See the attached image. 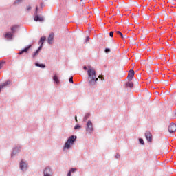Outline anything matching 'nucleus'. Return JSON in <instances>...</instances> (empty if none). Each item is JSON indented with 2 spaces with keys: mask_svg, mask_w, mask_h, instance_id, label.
<instances>
[{
  "mask_svg": "<svg viewBox=\"0 0 176 176\" xmlns=\"http://www.w3.org/2000/svg\"><path fill=\"white\" fill-rule=\"evenodd\" d=\"M134 75H135V72H134V69H131L128 73V80L129 82H131V80H133V78H134Z\"/></svg>",
  "mask_w": 176,
  "mask_h": 176,
  "instance_id": "9d476101",
  "label": "nucleus"
},
{
  "mask_svg": "<svg viewBox=\"0 0 176 176\" xmlns=\"http://www.w3.org/2000/svg\"><path fill=\"white\" fill-rule=\"evenodd\" d=\"M113 34H116L115 31L114 32L113 31L110 32H109V36L111 38H113Z\"/></svg>",
  "mask_w": 176,
  "mask_h": 176,
  "instance_id": "cd10ccee",
  "label": "nucleus"
},
{
  "mask_svg": "<svg viewBox=\"0 0 176 176\" xmlns=\"http://www.w3.org/2000/svg\"><path fill=\"white\" fill-rule=\"evenodd\" d=\"M169 133L173 134V133H175L176 131V124L174 122L170 123L169 126L168 127Z\"/></svg>",
  "mask_w": 176,
  "mask_h": 176,
  "instance_id": "1a4fd4ad",
  "label": "nucleus"
},
{
  "mask_svg": "<svg viewBox=\"0 0 176 176\" xmlns=\"http://www.w3.org/2000/svg\"><path fill=\"white\" fill-rule=\"evenodd\" d=\"M89 118H90V113H87L85 114V117L83 118V122H86L87 120V119H89Z\"/></svg>",
  "mask_w": 176,
  "mask_h": 176,
  "instance_id": "412c9836",
  "label": "nucleus"
},
{
  "mask_svg": "<svg viewBox=\"0 0 176 176\" xmlns=\"http://www.w3.org/2000/svg\"><path fill=\"white\" fill-rule=\"evenodd\" d=\"M104 52H105V53H110V52H111V49H109V48H105V49H104Z\"/></svg>",
  "mask_w": 176,
  "mask_h": 176,
  "instance_id": "c756f323",
  "label": "nucleus"
},
{
  "mask_svg": "<svg viewBox=\"0 0 176 176\" xmlns=\"http://www.w3.org/2000/svg\"><path fill=\"white\" fill-rule=\"evenodd\" d=\"M19 167L23 172H25L28 170V164L24 160H22L19 163Z\"/></svg>",
  "mask_w": 176,
  "mask_h": 176,
  "instance_id": "39448f33",
  "label": "nucleus"
},
{
  "mask_svg": "<svg viewBox=\"0 0 176 176\" xmlns=\"http://www.w3.org/2000/svg\"><path fill=\"white\" fill-rule=\"evenodd\" d=\"M72 173L69 171L68 173H67V176H72Z\"/></svg>",
  "mask_w": 176,
  "mask_h": 176,
  "instance_id": "e433bc0d",
  "label": "nucleus"
},
{
  "mask_svg": "<svg viewBox=\"0 0 176 176\" xmlns=\"http://www.w3.org/2000/svg\"><path fill=\"white\" fill-rule=\"evenodd\" d=\"M39 53L40 52L36 50L32 54V58H36V56H38V54H39Z\"/></svg>",
  "mask_w": 176,
  "mask_h": 176,
  "instance_id": "aec40b11",
  "label": "nucleus"
},
{
  "mask_svg": "<svg viewBox=\"0 0 176 176\" xmlns=\"http://www.w3.org/2000/svg\"><path fill=\"white\" fill-rule=\"evenodd\" d=\"M139 142L140 145H145V142H144V139L142 138H139Z\"/></svg>",
  "mask_w": 176,
  "mask_h": 176,
  "instance_id": "393cba45",
  "label": "nucleus"
},
{
  "mask_svg": "<svg viewBox=\"0 0 176 176\" xmlns=\"http://www.w3.org/2000/svg\"><path fill=\"white\" fill-rule=\"evenodd\" d=\"M115 32L116 35H119L122 38V39H124V37L123 36L122 32H121L120 31H115Z\"/></svg>",
  "mask_w": 176,
  "mask_h": 176,
  "instance_id": "4be33fe9",
  "label": "nucleus"
},
{
  "mask_svg": "<svg viewBox=\"0 0 176 176\" xmlns=\"http://www.w3.org/2000/svg\"><path fill=\"white\" fill-rule=\"evenodd\" d=\"M76 171H78V168H72L69 170V172H71L72 173H76Z\"/></svg>",
  "mask_w": 176,
  "mask_h": 176,
  "instance_id": "a878e982",
  "label": "nucleus"
},
{
  "mask_svg": "<svg viewBox=\"0 0 176 176\" xmlns=\"http://www.w3.org/2000/svg\"><path fill=\"white\" fill-rule=\"evenodd\" d=\"M13 34H12V32H8L6 33V34L4 35L5 38L6 39H8L9 41L13 39Z\"/></svg>",
  "mask_w": 176,
  "mask_h": 176,
  "instance_id": "4468645a",
  "label": "nucleus"
},
{
  "mask_svg": "<svg viewBox=\"0 0 176 176\" xmlns=\"http://www.w3.org/2000/svg\"><path fill=\"white\" fill-rule=\"evenodd\" d=\"M85 41H86V42H89V41H90V37L89 36H87Z\"/></svg>",
  "mask_w": 176,
  "mask_h": 176,
  "instance_id": "c9c22d12",
  "label": "nucleus"
},
{
  "mask_svg": "<svg viewBox=\"0 0 176 176\" xmlns=\"http://www.w3.org/2000/svg\"><path fill=\"white\" fill-rule=\"evenodd\" d=\"M87 75L88 85H89V86L91 87L96 86V84L97 83V82H98V79H100V80H104V76L99 75L98 77H97L96 70L91 68V66H89Z\"/></svg>",
  "mask_w": 176,
  "mask_h": 176,
  "instance_id": "f257e3e1",
  "label": "nucleus"
},
{
  "mask_svg": "<svg viewBox=\"0 0 176 176\" xmlns=\"http://www.w3.org/2000/svg\"><path fill=\"white\" fill-rule=\"evenodd\" d=\"M126 87H129L130 89L133 88L134 87V84L131 81H128L125 84Z\"/></svg>",
  "mask_w": 176,
  "mask_h": 176,
  "instance_id": "f3484780",
  "label": "nucleus"
},
{
  "mask_svg": "<svg viewBox=\"0 0 176 176\" xmlns=\"http://www.w3.org/2000/svg\"><path fill=\"white\" fill-rule=\"evenodd\" d=\"M53 41H54V33L51 32L47 38V43L49 45H52Z\"/></svg>",
  "mask_w": 176,
  "mask_h": 176,
  "instance_id": "f8f14e48",
  "label": "nucleus"
},
{
  "mask_svg": "<svg viewBox=\"0 0 176 176\" xmlns=\"http://www.w3.org/2000/svg\"><path fill=\"white\" fill-rule=\"evenodd\" d=\"M45 41H46V36H43L40 38L38 43H41V45H43L45 43Z\"/></svg>",
  "mask_w": 176,
  "mask_h": 176,
  "instance_id": "6ab92c4d",
  "label": "nucleus"
},
{
  "mask_svg": "<svg viewBox=\"0 0 176 176\" xmlns=\"http://www.w3.org/2000/svg\"><path fill=\"white\" fill-rule=\"evenodd\" d=\"M78 137L76 135H71L68 138L67 140L65 143L63 149H71V146L74 145L75 142H76V140Z\"/></svg>",
  "mask_w": 176,
  "mask_h": 176,
  "instance_id": "f03ea898",
  "label": "nucleus"
},
{
  "mask_svg": "<svg viewBox=\"0 0 176 176\" xmlns=\"http://www.w3.org/2000/svg\"><path fill=\"white\" fill-rule=\"evenodd\" d=\"M23 0H15V1L14 2V5H18V3H20Z\"/></svg>",
  "mask_w": 176,
  "mask_h": 176,
  "instance_id": "bb28decb",
  "label": "nucleus"
},
{
  "mask_svg": "<svg viewBox=\"0 0 176 176\" xmlns=\"http://www.w3.org/2000/svg\"><path fill=\"white\" fill-rule=\"evenodd\" d=\"M6 63V60H0V69H2V67H3V65Z\"/></svg>",
  "mask_w": 176,
  "mask_h": 176,
  "instance_id": "5701e85b",
  "label": "nucleus"
},
{
  "mask_svg": "<svg viewBox=\"0 0 176 176\" xmlns=\"http://www.w3.org/2000/svg\"><path fill=\"white\" fill-rule=\"evenodd\" d=\"M43 176H53V170L49 166L45 168L43 170Z\"/></svg>",
  "mask_w": 176,
  "mask_h": 176,
  "instance_id": "0eeeda50",
  "label": "nucleus"
},
{
  "mask_svg": "<svg viewBox=\"0 0 176 176\" xmlns=\"http://www.w3.org/2000/svg\"><path fill=\"white\" fill-rule=\"evenodd\" d=\"M31 9H32V7L28 6V8L26 9V12H30V10H31Z\"/></svg>",
  "mask_w": 176,
  "mask_h": 176,
  "instance_id": "473e14b6",
  "label": "nucleus"
},
{
  "mask_svg": "<svg viewBox=\"0 0 176 176\" xmlns=\"http://www.w3.org/2000/svg\"><path fill=\"white\" fill-rule=\"evenodd\" d=\"M53 80L56 85H60V79L58 78V76L57 74H55L53 76Z\"/></svg>",
  "mask_w": 176,
  "mask_h": 176,
  "instance_id": "2eb2a0df",
  "label": "nucleus"
},
{
  "mask_svg": "<svg viewBox=\"0 0 176 176\" xmlns=\"http://www.w3.org/2000/svg\"><path fill=\"white\" fill-rule=\"evenodd\" d=\"M120 157V155L119 153H117L116 155V159H119Z\"/></svg>",
  "mask_w": 176,
  "mask_h": 176,
  "instance_id": "72a5a7b5",
  "label": "nucleus"
},
{
  "mask_svg": "<svg viewBox=\"0 0 176 176\" xmlns=\"http://www.w3.org/2000/svg\"><path fill=\"white\" fill-rule=\"evenodd\" d=\"M80 129H82V126H80V124H76L74 126V130H80Z\"/></svg>",
  "mask_w": 176,
  "mask_h": 176,
  "instance_id": "b1692460",
  "label": "nucleus"
},
{
  "mask_svg": "<svg viewBox=\"0 0 176 176\" xmlns=\"http://www.w3.org/2000/svg\"><path fill=\"white\" fill-rule=\"evenodd\" d=\"M11 81L10 80H8L7 81H6L5 82H3L0 85V93L2 90V89H3V87H6V86H8V85H10Z\"/></svg>",
  "mask_w": 176,
  "mask_h": 176,
  "instance_id": "ddd939ff",
  "label": "nucleus"
},
{
  "mask_svg": "<svg viewBox=\"0 0 176 176\" xmlns=\"http://www.w3.org/2000/svg\"><path fill=\"white\" fill-rule=\"evenodd\" d=\"M21 152V146H16L12 149V152L11 153V157L16 156V155H19Z\"/></svg>",
  "mask_w": 176,
  "mask_h": 176,
  "instance_id": "423d86ee",
  "label": "nucleus"
},
{
  "mask_svg": "<svg viewBox=\"0 0 176 176\" xmlns=\"http://www.w3.org/2000/svg\"><path fill=\"white\" fill-rule=\"evenodd\" d=\"M89 66H88V68H87V66H86V65L83 66L84 71H89Z\"/></svg>",
  "mask_w": 176,
  "mask_h": 176,
  "instance_id": "2f4dec72",
  "label": "nucleus"
},
{
  "mask_svg": "<svg viewBox=\"0 0 176 176\" xmlns=\"http://www.w3.org/2000/svg\"><path fill=\"white\" fill-rule=\"evenodd\" d=\"M69 82H70V83H74V77H70L69 78Z\"/></svg>",
  "mask_w": 176,
  "mask_h": 176,
  "instance_id": "7c9ffc66",
  "label": "nucleus"
},
{
  "mask_svg": "<svg viewBox=\"0 0 176 176\" xmlns=\"http://www.w3.org/2000/svg\"><path fill=\"white\" fill-rule=\"evenodd\" d=\"M75 121L78 123V117L76 116H75Z\"/></svg>",
  "mask_w": 176,
  "mask_h": 176,
  "instance_id": "4c0bfd02",
  "label": "nucleus"
},
{
  "mask_svg": "<svg viewBox=\"0 0 176 176\" xmlns=\"http://www.w3.org/2000/svg\"><path fill=\"white\" fill-rule=\"evenodd\" d=\"M39 10V6H36V10L35 12L34 13V21H39L40 23H42L43 21H45V18H43V16H39V14H38V11Z\"/></svg>",
  "mask_w": 176,
  "mask_h": 176,
  "instance_id": "7ed1b4c3",
  "label": "nucleus"
},
{
  "mask_svg": "<svg viewBox=\"0 0 176 176\" xmlns=\"http://www.w3.org/2000/svg\"><path fill=\"white\" fill-rule=\"evenodd\" d=\"M40 6H41V9H43V6H45V4H43V3L41 2L40 3Z\"/></svg>",
  "mask_w": 176,
  "mask_h": 176,
  "instance_id": "f704fd0d",
  "label": "nucleus"
},
{
  "mask_svg": "<svg viewBox=\"0 0 176 176\" xmlns=\"http://www.w3.org/2000/svg\"><path fill=\"white\" fill-rule=\"evenodd\" d=\"M85 129L87 133H89V134H91V133H93L94 128L93 126V122H91V120H88L87 122Z\"/></svg>",
  "mask_w": 176,
  "mask_h": 176,
  "instance_id": "20e7f679",
  "label": "nucleus"
},
{
  "mask_svg": "<svg viewBox=\"0 0 176 176\" xmlns=\"http://www.w3.org/2000/svg\"><path fill=\"white\" fill-rule=\"evenodd\" d=\"M144 136L148 142H152V133H151V131H147L144 133Z\"/></svg>",
  "mask_w": 176,
  "mask_h": 176,
  "instance_id": "9b49d317",
  "label": "nucleus"
},
{
  "mask_svg": "<svg viewBox=\"0 0 176 176\" xmlns=\"http://www.w3.org/2000/svg\"><path fill=\"white\" fill-rule=\"evenodd\" d=\"M36 67H38L39 68H46V65L43 63H39L38 62L35 63Z\"/></svg>",
  "mask_w": 176,
  "mask_h": 176,
  "instance_id": "a211bd4d",
  "label": "nucleus"
},
{
  "mask_svg": "<svg viewBox=\"0 0 176 176\" xmlns=\"http://www.w3.org/2000/svg\"><path fill=\"white\" fill-rule=\"evenodd\" d=\"M19 28V25H15L11 28L12 34L14 35V34H16L17 32V29Z\"/></svg>",
  "mask_w": 176,
  "mask_h": 176,
  "instance_id": "dca6fc26",
  "label": "nucleus"
},
{
  "mask_svg": "<svg viewBox=\"0 0 176 176\" xmlns=\"http://www.w3.org/2000/svg\"><path fill=\"white\" fill-rule=\"evenodd\" d=\"M43 47V44H41L37 50L41 52V50H42V48Z\"/></svg>",
  "mask_w": 176,
  "mask_h": 176,
  "instance_id": "c85d7f7f",
  "label": "nucleus"
},
{
  "mask_svg": "<svg viewBox=\"0 0 176 176\" xmlns=\"http://www.w3.org/2000/svg\"><path fill=\"white\" fill-rule=\"evenodd\" d=\"M31 47H32V44H30V45L26 46L25 48H23L21 51H19L18 54L21 55V54H24V53L28 54V52H30V50L31 49Z\"/></svg>",
  "mask_w": 176,
  "mask_h": 176,
  "instance_id": "6e6552de",
  "label": "nucleus"
}]
</instances>
